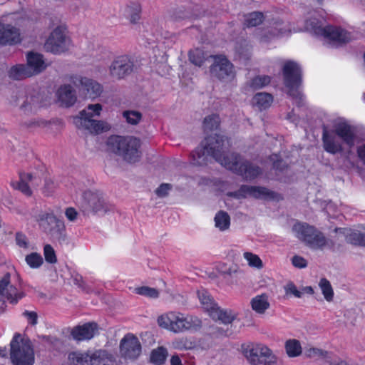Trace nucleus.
Here are the masks:
<instances>
[{"label":"nucleus","mask_w":365,"mask_h":365,"mask_svg":"<svg viewBox=\"0 0 365 365\" xmlns=\"http://www.w3.org/2000/svg\"><path fill=\"white\" fill-rule=\"evenodd\" d=\"M11 274L6 273L0 279V298L1 300L5 299L11 304H16L19 299L24 296L23 292L19 291L17 288L11 284Z\"/></svg>","instance_id":"obj_17"},{"label":"nucleus","mask_w":365,"mask_h":365,"mask_svg":"<svg viewBox=\"0 0 365 365\" xmlns=\"http://www.w3.org/2000/svg\"><path fill=\"white\" fill-rule=\"evenodd\" d=\"M26 66H29L31 70L34 71V75H35L44 70L46 65L41 54L30 52L27 54Z\"/></svg>","instance_id":"obj_31"},{"label":"nucleus","mask_w":365,"mask_h":365,"mask_svg":"<svg viewBox=\"0 0 365 365\" xmlns=\"http://www.w3.org/2000/svg\"><path fill=\"white\" fill-rule=\"evenodd\" d=\"M21 41V32L19 28L11 24L0 21V45H15Z\"/></svg>","instance_id":"obj_19"},{"label":"nucleus","mask_w":365,"mask_h":365,"mask_svg":"<svg viewBox=\"0 0 365 365\" xmlns=\"http://www.w3.org/2000/svg\"><path fill=\"white\" fill-rule=\"evenodd\" d=\"M135 293L146 297L156 299L159 297V291L153 287L142 286L135 288Z\"/></svg>","instance_id":"obj_47"},{"label":"nucleus","mask_w":365,"mask_h":365,"mask_svg":"<svg viewBox=\"0 0 365 365\" xmlns=\"http://www.w3.org/2000/svg\"><path fill=\"white\" fill-rule=\"evenodd\" d=\"M189 60L195 66L200 67L205 60L204 51L200 48L191 50L189 53Z\"/></svg>","instance_id":"obj_45"},{"label":"nucleus","mask_w":365,"mask_h":365,"mask_svg":"<svg viewBox=\"0 0 365 365\" xmlns=\"http://www.w3.org/2000/svg\"><path fill=\"white\" fill-rule=\"evenodd\" d=\"M9 77L14 80H21L34 75V71L26 65H17L11 68Z\"/></svg>","instance_id":"obj_34"},{"label":"nucleus","mask_w":365,"mask_h":365,"mask_svg":"<svg viewBox=\"0 0 365 365\" xmlns=\"http://www.w3.org/2000/svg\"><path fill=\"white\" fill-rule=\"evenodd\" d=\"M10 359L14 365H33L34 353L29 341L16 334L10 343Z\"/></svg>","instance_id":"obj_6"},{"label":"nucleus","mask_w":365,"mask_h":365,"mask_svg":"<svg viewBox=\"0 0 365 365\" xmlns=\"http://www.w3.org/2000/svg\"><path fill=\"white\" fill-rule=\"evenodd\" d=\"M283 76L285 86L288 88V94L292 96L296 103L300 106L302 95L298 90L302 83V71L299 65L294 61H287L283 67Z\"/></svg>","instance_id":"obj_7"},{"label":"nucleus","mask_w":365,"mask_h":365,"mask_svg":"<svg viewBox=\"0 0 365 365\" xmlns=\"http://www.w3.org/2000/svg\"><path fill=\"white\" fill-rule=\"evenodd\" d=\"M270 159L273 161V168L279 170L283 171L287 168V164L284 162L283 160L279 159L277 155H272L270 156Z\"/></svg>","instance_id":"obj_54"},{"label":"nucleus","mask_w":365,"mask_h":365,"mask_svg":"<svg viewBox=\"0 0 365 365\" xmlns=\"http://www.w3.org/2000/svg\"><path fill=\"white\" fill-rule=\"evenodd\" d=\"M207 334L212 337L218 338L221 336H228L232 334L229 329L225 330L224 329L217 327V325H210L207 329Z\"/></svg>","instance_id":"obj_48"},{"label":"nucleus","mask_w":365,"mask_h":365,"mask_svg":"<svg viewBox=\"0 0 365 365\" xmlns=\"http://www.w3.org/2000/svg\"><path fill=\"white\" fill-rule=\"evenodd\" d=\"M220 117L218 115L212 114L205 118L203 128L205 132L216 130L220 126Z\"/></svg>","instance_id":"obj_42"},{"label":"nucleus","mask_w":365,"mask_h":365,"mask_svg":"<svg viewBox=\"0 0 365 365\" xmlns=\"http://www.w3.org/2000/svg\"><path fill=\"white\" fill-rule=\"evenodd\" d=\"M43 254L47 262L54 264L57 262L56 255L53 248L50 245H46L43 247Z\"/></svg>","instance_id":"obj_52"},{"label":"nucleus","mask_w":365,"mask_h":365,"mask_svg":"<svg viewBox=\"0 0 365 365\" xmlns=\"http://www.w3.org/2000/svg\"><path fill=\"white\" fill-rule=\"evenodd\" d=\"M250 365H277V358L272 351L263 344H255L245 350Z\"/></svg>","instance_id":"obj_10"},{"label":"nucleus","mask_w":365,"mask_h":365,"mask_svg":"<svg viewBox=\"0 0 365 365\" xmlns=\"http://www.w3.org/2000/svg\"><path fill=\"white\" fill-rule=\"evenodd\" d=\"M65 214L66 217L71 221H74L76 219L78 215L76 210L73 207L67 208Z\"/></svg>","instance_id":"obj_63"},{"label":"nucleus","mask_w":365,"mask_h":365,"mask_svg":"<svg viewBox=\"0 0 365 365\" xmlns=\"http://www.w3.org/2000/svg\"><path fill=\"white\" fill-rule=\"evenodd\" d=\"M253 310L259 314H263L269 307L268 296L266 294L257 295L251 301Z\"/></svg>","instance_id":"obj_35"},{"label":"nucleus","mask_w":365,"mask_h":365,"mask_svg":"<svg viewBox=\"0 0 365 365\" xmlns=\"http://www.w3.org/2000/svg\"><path fill=\"white\" fill-rule=\"evenodd\" d=\"M168 356L166 348L159 346L151 351L150 361L155 365H163Z\"/></svg>","instance_id":"obj_36"},{"label":"nucleus","mask_w":365,"mask_h":365,"mask_svg":"<svg viewBox=\"0 0 365 365\" xmlns=\"http://www.w3.org/2000/svg\"><path fill=\"white\" fill-rule=\"evenodd\" d=\"M141 11L142 6L139 2L130 1L123 8V14L131 24H135L140 20Z\"/></svg>","instance_id":"obj_28"},{"label":"nucleus","mask_w":365,"mask_h":365,"mask_svg":"<svg viewBox=\"0 0 365 365\" xmlns=\"http://www.w3.org/2000/svg\"><path fill=\"white\" fill-rule=\"evenodd\" d=\"M102 106L99 103L90 104L79 113V115L73 119L76 127L88 130L91 133H98L110 129V125L101 120L93 119L100 115Z\"/></svg>","instance_id":"obj_2"},{"label":"nucleus","mask_w":365,"mask_h":365,"mask_svg":"<svg viewBox=\"0 0 365 365\" xmlns=\"http://www.w3.org/2000/svg\"><path fill=\"white\" fill-rule=\"evenodd\" d=\"M284 289L287 294H292L296 297H302V293L297 289V287L293 282H289L284 287Z\"/></svg>","instance_id":"obj_58"},{"label":"nucleus","mask_w":365,"mask_h":365,"mask_svg":"<svg viewBox=\"0 0 365 365\" xmlns=\"http://www.w3.org/2000/svg\"><path fill=\"white\" fill-rule=\"evenodd\" d=\"M332 130L349 148L354 147L356 140V130L354 126L345 120L340 119L334 123Z\"/></svg>","instance_id":"obj_16"},{"label":"nucleus","mask_w":365,"mask_h":365,"mask_svg":"<svg viewBox=\"0 0 365 365\" xmlns=\"http://www.w3.org/2000/svg\"><path fill=\"white\" fill-rule=\"evenodd\" d=\"M47 123H48L43 120H33L26 123V126L28 128L45 127Z\"/></svg>","instance_id":"obj_61"},{"label":"nucleus","mask_w":365,"mask_h":365,"mask_svg":"<svg viewBox=\"0 0 365 365\" xmlns=\"http://www.w3.org/2000/svg\"><path fill=\"white\" fill-rule=\"evenodd\" d=\"M346 241L354 245L365 247V233L351 231L346 235Z\"/></svg>","instance_id":"obj_39"},{"label":"nucleus","mask_w":365,"mask_h":365,"mask_svg":"<svg viewBox=\"0 0 365 365\" xmlns=\"http://www.w3.org/2000/svg\"><path fill=\"white\" fill-rule=\"evenodd\" d=\"M58 102L61 106L71 107L76 101L77 97L75 90L70 85H63L56 93Z\"/></svg>","instance_id":"obj_24"},{"label":"nucleus","mask_w":365,"mask_h":365,"mask_svg":"<svg viewBox=\"0 0 365 365\" xmlns=\"http://www.w3.org/2000/svg\"><path fill=\"white\" fill-rule=\"evenodd\" d=\"M29 183H31V186H38L41 183L40 178H37L36 175H34L32 173H21L20 174V180L17 182H12V186L14 188L19 190L23 194L31 196L32 194V191L29 185Z\"/></svg>","instance_id":"obj_21"},{"label":"nucleus","mask_w":365,"mask_h":365,"mask_svg":"<svg viewBox=\"0 0 365 365\" xmlns=\"http://www.w3.org/2000/svg\"><path fill=\"white\" fill-rule=\"evenodd\" d=\"M227 195L236 199L246 198L247 197L264 199L273 197L274 192L264 187L242 185L237 190L228 192Z\"/></svg>","instance_id":"obj_14"},{"label":"nucleus","mask_w":365,"mask_h":365,"mask_svg":"<svg viewBox=\"0 0 365 365\" xmlns=\"http://www.w3.org/2000/svg\"><path fill=\"white\" fill-rule=\"evenodd\" d=\"M305 356L308 358L317 359H324L327 361L331 359V354L327 351H324L318 348H309L305 351Z\"/></svg>","instance_id":"obj_40"},{"label":"nucleus","mask_w":365,"mask_h":365,"mask_svg":"<svg viewBox=\"0 0 365 365\" xmlns=\"http://www.w3.org/2000/svg\"><path fill=\"white\" fill-rule=\"evenodd\" d=\"M285 350L289 357H297L302 354L301 344L297 339H289L285 342Z\"/></svg>","instance_id":"obj_37"},{"label":"nucleus","mask_w":365,"mask_h":365,"mask_svg":"<svg viewBox=\"0 0 365 365\" xmlns=\"http://www.w3.org/2000/svg\"><path fill=\"white\" fill-rule=\"evenodd\" d=\"M319 286L325 299L327 302H331L334 298V291L329 281L326 278H322L319 281Z\"/></svg>","instance_id":"obj_43"},{"label":"nucleus","mask_w":365,"mask_h":365,"mask_svg":"<svg viewBox=\"0 0 365 365\" xmlns=\"http://www.w3.org/2000/svg\"><path fill=\"white\" fill-rule=\"evenodd\" d=\"M170 17L175 21L180 20L182 17V11L180 8H173L170 11Z\"/></svg>","instance_id":"obj_62"},{"label":"nucleus","mask_w":365,"mask_h":365,"mask_svg":"<svg viewBox=\"0 0 365 365\" xmlns=\"http://www.w3.org/2000/svg\"><path fill=\"white\" fill-rule=\"evenodd\" d=\"M113 209V206L106 200L101 192L88 190L83 193L81 210L85 215L98 212L105 214Z\"/></svg>","instance_id":"obj_8"},{"label":"nucleus","mask_w":365,"mask_h":365,"mask_svg":"<svg viewBox=\"0 0 365 365\" xmlns=\"http://www.w3.org/2000/svg\"><path fill=\"white\" fill-rule=\"evenodd\" d=\"M237 316V314L232 310L221 309L219 306L210 315L212 319L219 320L224 324H232Z\"/></svg>","instance_id":"obj_30"},{"label":"nucleus","mask_w":365,"mask_h":365,"mask_svg":"<svg viewBox=\"0 0 365 365\" xmlns=\"http://www.w3.org/2000/svg\"><path fill=\"white\" fill-rule=\"evenodd\" d=\"M89 365H115V360L107 351L98 350L91 354Z\"/></svg>","instance_id":"obj_32"},{"label":"nucleus","mask_w":365,"mask_h":365,"mask_svg":"<svg viewBox=\"0 0 365 365\" xmlns=\"http://www.w3.org/2000/svg\"><path fill=\"white\" fill-rule=\"evenodd\" d=\"M25 260L27 264L33 269L39 268L43 263L42 256L37 252H32L26 256Z\"/></svg>","instance_id":"obj_46"},{"label":"nucleus","mask_w":365,"mask_h":365,"mask_svg":"<svg viewBox=\"0 0 365 365\" xmlns=\"http://www.w3.org/2000/svg\"><path fill=\"white\" fill-rule=\"evenodd\" d=\"M158 324L160 327L175 333L180 332L182 329V319L180 317V313L176 314L173 312L160 316L158 318Z\"/></svg>","instance_id":"obj_22"},{"label":"nucleus","mask_w":365,"mask_h":365,"mask_svg":"<svg viewBox=\"0 0 365 365\" xmlns=\"http://www.w3.org/2000/svg\"><path fill=\"white\" fill-rule=\"evenodd\" d=\"M136 68L133 58L128 55H120L113 58L108 66L109 76L115 80L125 78Z\"/></svg>","instance_id":"obj_11"},{"label":"nucleus","mask_w":365,"mask_h":365,"mask_svg":"<svg viewBox=\"0 0 365 365\" xmlns=\"http://www.w3.org/2000/svg\"><path fill=\"white\" fill-rule=\"evenodd\" d=\"M225 138L219 134L210 135L206 137L201 143L193 155L197 163H202L208 156L215 160L220 159L219 156L223 153Z\"/></svg>","instance_id":"obj_5"},{"label":"nucleus","mask_w":365,"mask_h":365,"mask_svg":"<svg viewBox=\"0 0 365 365\" xmlns=\"http://www.w3.org/2000/svg\"><path fill=\"white\" fill-rule=\"evenodd\" d=\"M244 257L247 259L248 264L250 267H256L257 269H261L263 267L262 261L255 254L251 252H245Z\"/></svg>","instance_id":"obj_51"},{"label":"nucleus","mask_w":365,"mask_h":365,"mask_svg":"<svg viewBox=\"0 0 365 365\" xmlns=\"http://www.w3.org/2000/svg\"><path fill=\"white\" fill-rule=\"evenodd\" d=\"M215 227L220 230L224 231L229 228L230 225V217L225 211L218 212L215 217Z\"/></svg>","instance_id":"obj_38"},{"label":"nucleus","mask_w":365,"mask_h":365,"mask_svg":"<svg viewBox=\"0 0 365 365\" xmlns=\"http://www.w3.org/2000/svg\"><path fill=\"white\" fill-rule=\"evenodd\" d=\"M70 39L66 36L65 29L58 26L50 34L45 43L46 51L57 54L65 52L69 48Z\"/></svg>","instance_id":"obj_12"},{"label":"nucleus","mask_w":365,"mask_h":365,"mask_svg":"<svg viewBox=\"0 0 365 365\" xmlns=\"http://www.w3.org/2000/svg\"><path fill=\"white\" fill-rule=\"evenodd\" d=\"M212 57L214 61L210 69L211 75L221 81L232 80L235 77L232 63L222 56Z\"/></svg>","instance_id":"obj_13"},{"label":"nucleus","mask_w":365,"mask_h":365,"mask_svg":"<svg viewBox=\"0 0 365 365\" xmlns=\"http://www.w3.org/2000/svg\"><path fill=\"white\" fill-rule=\"evenodd\" d=\"M107 145L110 151L130 163L138 162L141 158V142L138 138L113 135L108 138Z\"/></svg>","instance_id":"obj_1"},{"label":"nucleus","mask_w":365,"mask_h":365,"mask_svg":"<svg viewBox=\"0 0 365 365\" xmlns=\"http://www.w3.org/2000/svg\"><path fill=\"white\" fill-rule=\"evenodd\" d=\"M42 106L41 96L37 93L27 94L20 106V109L25 113H35Z\"/></svg>","instance_id":"obj_26"},{"label":"nucleus","mask_w":365,"mask_h":365,"mask_svg":"<svg viewBox=\"0 0 365 365\" xmlns=\"http://www.w3.org/2000/svg\"><path fill=\"white\" fill-rule=\"evenodd\" d=\"M292 262L295 267L300 269L307 266V260L304 257L298 255H295L292 257Z\"/></svg>","instance_id":"obj_59"},{"label":"nucleus","mask_w":365,"mask_h":365,"mask_svg":"<svg viewBox=\"0 0 365 365\" xmlns=\"http://www.w3.org/2000/svg\"><path fill=\"white\" fill-rule=\"evenodd\" d=\"M273 101V97L268 93H257L252 98V103L260 110L268 108Z\"/></svg>","instance_id":"obj_33"},{"label":"nucleus","mask_w":365,"mask_h":365,"mask_svg":"<svg viewBox=\"0 0 365 365\" xmlns=\"http://www.w3.org/2000/svg\"><path fill=\"white\" fill-rule=\"evenodd\" d=\"M306 27L307 29L312 30L317 35L324 36L329 41V43L332 46H342L352 40L351 33L345 29L331 25L324 27L319 26L318 21L316 19H310L306 21Z\"/></svg>","instance_id":"obj_3"},{"label":"nucleus","mask_w":365,"mask_h":365,"mask_svg":"<svg viewBox=\"0 0 365 365\" xmlns=\"http://www.w3.org/2000/svg\"><path fill=\"white\" fill-rule=\"evenodd\" d=\"M262 173V170L257 165L248 161H241L236 174L242 176L246 180H252Z\"/></svg>","instance_id":"obj_25"},{"label":"nucleus","mask_w":365,"mask_h":365,"mask_svg":"<svg viewBox=\"0 0 365 365\" xmlns=\"http://www.w3.org/2000/svg\"><path fill=\"white\" fill-rule=\"evenodd\" d=\"M263 17V14L258 11L248 14L245 16V25L247 27L256 26L262 22Z\"/></svg>","instance_id":"obj_44"},{"label":"nucleus","mask_w":365,"mask_h":365,"mask_svg":"<svg viewBox=\"0 0 365 365\" xmlns=\"http://www.w3.org/2000/svg\"><path fill=\"white\" fill-rule=\"evenodd\" d=\"M98 324L95 322L86 323L81 326L73 327L71 334L77 341L88 340L93 338L98 331Z\"/></svg>","instance_id":"obj_23"},{"label":"nucleus","mask_w":365,"mask_h":365,"mask_svg":"<svg viewBox=\"0 0 365 365\" xmlns=\"http://www.w3.org/2000/svg\"><path fill=\"white\" fill-rule=\"evenodd\" d=\"M11 16V19L16 21V24L18 25H21L24 21L27 19L28 16L25 11H21L19 12H14L10 14Z\"/></svg>","instance_id":"obj_57"},{"label":"nucleus","mask_w":365,"mask_h":365,"mask_svg":"<svg viewBox=\"0 0 365 365\" xmlns=\"http://www.w3.org/2000/svg\"><path fill=\"white\" fill-rule=\"evenodd\" d=\"M57 187L56 183L51 179H46L43 187V193L49 196L53 193Z\"/></svg>","instance_id":"obj_55"},{"label":"nucleus","mask_w":365,"mask_h":365,"mask_svg":"<svg viewBox=\"0 0 365 365\" xmlns=\"http://www.w3.org/2000/svg\"><path fill=\"white\" fill-rule=\"evenodd\" d=\"M141 344L137 336L127 334L120 340V353L125 359H136L141 354Z\"/></svg>","instance_id":"obj_15"},{"label":"nucleus","mask_w":365,"mask_h":365,"mask_svg":"<svg viewBox=\"0 0 365 365\" xmlns=\"http://www.w3.org/2000/svg\"><path fill=\"white\" fill-rule=\"evenodd\" d=\"M172 185L168 183L161 184L155 190L156 195L160 197H164L168 195V191L171 189Z\"/></svg>","instance_id":"obj_56"},{"label":"nucleus","mask_w":365,"mask_h":365,"mask_svg":"<svg viewBox=\"0 0 365 365\" xmlns=\"http://www.w3.org/2000/svg\"><path fill=\"white\" fill-rule=\"evenodd\" d=\"M220 159L215 160L220 163L223 167L237 173L241 163V157L235 153H225L223 152L219 156Z\"/></svg>","instance_id":"obj_27"},{"label":"nucleus","mask_w":365,"mask_h":365,"mask_svg":"<svg viewBox=\"0 0 365 365\" xmlns=\"http://www.w3.org/2000/svg\"><path fill=\"white\" fill-rule=\"evenodd\" d=\"M72 82L80 91L91 98L99 96L103 91V87L99 83L86 77H72Z\"/></svg>","instance_id":"obj_18"},{"label":"nucleus","mask_w":365,"mask_h":365,"mask_svg":"<svg viewBox=\"0 0 365 365\" xmlns=\"http://www.w3.org/2000/svg\"><path fill=\"white\" fill-rule=\"evenodd\" d=\"M23 315L25 316L29 322L34 326L37 324V319H38V315H37V313L35 312H29V311H25L24 313H23Z\"/></svg>","instance_id":"obj_60"},{"label":"nucleus","mask_w":365,"mask_h":365,"mask_svg":"<svg viewBox=\"0 0 365 365\" xmlns=\"http://www.w3.org/2000/svg\"><path fill=\"white\" fill-rule=\"evenodd\" d=\"M197 294L202 309L210 315V313H212L218 304L210 292L205 289H199Z\"/></svg>","instance_id":"obj_29"},{"label":"nucleus","mask_w":365,"mask_h":365,"mask_svg":"<svg viewBox=\"0 0 365 365\" xmlns=\"http://www.w3.org/2000/svg\"><path fill=\"white\" fill-rule=\"evenodd\" d=\"M357 155L359 158L365 165V144H363L357 148Z\"/></svg>","instance_id":"obj_64"},{"label":"nucleus","mask_w":365,"mask_h":365,"mask_svg":"<svg viewBox=\"0 0 365 365\" xmlns=\"http://www.w3.org/2000/svg\"><path fill=\"white\" fill-rule=\"evenodd\" d=\"M202 327V321L200 318L192 315H187L184 317V329L195 331Z\"/></svg>","instance_id":"obj_41"},{"label":"nucleus","mask_w":365,"mask_h":365,"mask_svg":"<svg viewBox=\"0 0 365 365\" xmlns=\"http://www.w3.org/2000/svg\"><path fill=\"white\" fill-rule=\"evenodd\" d=\"M292 232L299 240L313 250H322L329 242L321 231L306 222H296Z\"/></svg>","instance_id":"obj_4"},{"label":"nucleus","mask_w":365,"mask_h":365,"mask_svg":"<svg viewBox=\"0 0 365 365\" xmlns=\"http://www.w3.org/2000/svg\"><path fill=\"white\" fill-rule=\"evenodd\" d=\"M322 142L324 149L331 154L339 153L344 150L341 139L332 129L328 130L325 126L323 128Z\"/></svg>","instance_id":"obj_20"},{"label":"nucleus","mask_w":365,"mask_h":365,"mask_svg":"<svg viewBox=\"0 0 365 365\" xmlns=\"http://www.w3.org/2000/svg\"><path fill=\"white\" fill-rule=\"evenodd\" d=\"M270 82V77L268 76H258L252 78L250 83V86L253 89H259Z\"/></svg>","instance_id":"obj_49"},{"label":"nucleus","mask_w":365,"mask_h":365,"mask_svg":"<svg viewBox=\"0 0 365 365\" xmlns=\"http://www.w3.org/2000/svg\"><path fill=\"white\" fill-rule=\"evenodd\" d=\"M38 221L44 232L60 243L65 242L66 234L62 220L53 214L43 213L39 215Z\"/></svg>","instance_id":"obj_9"},{"label":"nucleus","mask_w":365,"mask_h":365,"mask_svg":"<svg viewBox=\"0 0 365 365\" xmlns=\"http://www.w3.org/2000/svg\"><path fill=\"white\" fill-rule=\"evenodd\" d=\"M16 245L21 248L28 249L29 246V242L27 237L21 232H16Z\"/></svg>","instance_id":"obj_53"},{"label":"nucleus","mask_w":365,"mask_h":365,"mask_svg":"<svg viewBox=\"0 0 365 365\" xmlns=\"http://www.w3.org/2000/svg\"><path fill=\"white\" fill-rule=\"evenodd\" d=\"M126 121L132 125L138 124L142 118L141 113L135 110H125L123 113Z\"/></svg>","instance_id":"obj_50"}]
</instances>
